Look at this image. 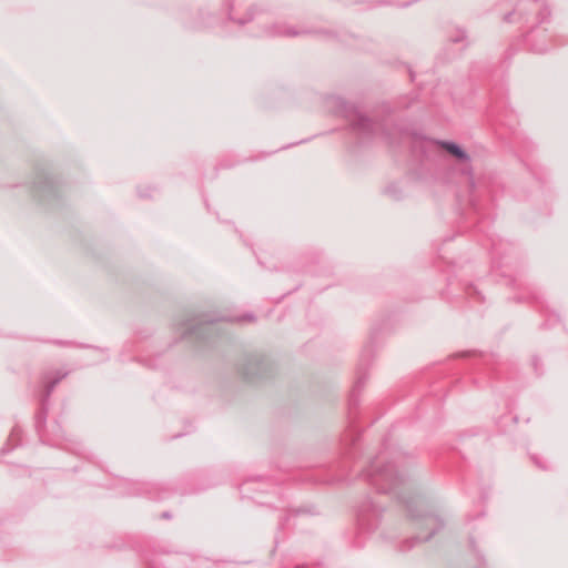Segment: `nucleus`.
<instances>
[{
	"instance_id": "f257e3e1",
	"label": "nucleus",
	"mask_w": 568,
	"mask_h": 568,
	"mask_svg": "<svg viewBox=\"0 0 568 568\" xmlns=\"http://www.w3.org/2000/svg\"><path fill=\"white\" fill-rule=\"evenodd\" d=\"M445 149L453 155L459 158V159H467L466 153L456 144L447 143L445 145Z\"/></svg>"
}]
</instances>
